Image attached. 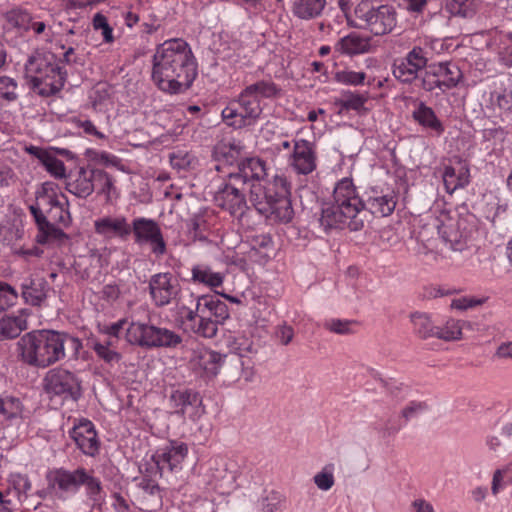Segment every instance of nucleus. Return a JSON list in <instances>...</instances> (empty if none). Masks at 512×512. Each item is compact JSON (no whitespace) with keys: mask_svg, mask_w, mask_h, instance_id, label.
Listing matches in <instances>:
<instances>
[{"mask_svg":"<svg viewBox=\"0 0 512 512\" xmlns=\"http://www.w3.org/2000/svg\"><path fill=\"white\" fill-rule=\"evenodd\" d=\"M435 229L443 242L454 251H462L466 247L467 234L460 230V223L456 217H453L446 211H440L438 214L433 212V217L428 224Z\"/></svg>","mask_w":512,"mask_h":512,"instance_id":"obj_11","label":"nucleus"},{"mask_svg":"<svg viewBox=\"0 0 512 512\" xmlns=\"http://www.w3.org/2000/svg\"><path fill=\"white\" fill-rule=\"evenodd\" d=\"M95 187L98 189V193L104 195L108 202L118 197L113 178L103 170H96L94 188Z\"/></svg>","mask_w":512,"mask_h":512,"instance_id":"obj_40","label":"nucleus"},{"mask_svg":"<svg viewBox=\"0 0 512 512\" xmlns=\"http://www.w3.org/2000/svg\"><path fill=\"white\" fill-rule=\"evenodd\" d=\"M283 498L277 492H271L262 500L263 512H280L283 506Z\"/></svg>","mask_w":512,"mask_h":512,"instance_id":"obj_56","label":"nucleus"},{"mask_svg":"<svg viewBox=\"0 0 512 512\" xmlns=\"http://www.w3.org/2000/svg\"><path fill=\"white\" fill-rule=\"evenodd\" d=\"M443 182L446 191L453 193L469 182V169L466 164L458 162L455 166H447L443 172Z\"/></svg>","mask_w":512,"mask_h":512,"instance_id":"obj_27","label":"nucleus"},{"mask_svg":"<svg viewBox=\"0 0 512 512\" xmlns=\"http://www.w3.org/2000/svg\"><path fill=\"white\" fill-rule=\"evenodd\" d=\"M481 301L474 299V298H468V297H461L458 299H454L451 302V307L458 310H465L468 308L475 307L477 305H480Z\"/></svg>","mask_w":512,"mask_h":512,"instance_id":"obj_61","label":"nucleus"},{"mask_svg":"<svg viewBox=\"0 0 512 512\" xmlns=\"http://www.w3.org/2000/svg\"><path fill=\"white\" fill-rule=\"evenodd\" d=\"M66 347L72 357L79 358L82 341L75 336L55 330H34L24 334L17 342L19 358L29 366L47 368L66 357Z\"/></svg>","mask_w":512,"mask_h":512,"instance_id":"obj_3","label":"nucleus"},{"mask_svg":"<svg viewBox=\"0 0 512 512\" xmlns=\"http://www.w3.org/2000/svg\"><path fill=\"white\" fill-rule=\"evenodd\" d=\"M414 332L421 338L435 336L436 328L433 326L430 317L421 312L412 313L410 316Z\"/></svg>","mask_w":512,"mask_h":512,"instance_id":"obj_42","label":"nucleus"},{"mask_svg":"<svg viewBox=\"0 0 512 512\" xmlns=\"http://www.w3.org/2000/svg\"><path fill=\"white\" fill-rule=\"evenodd\" d=\"M139 489L141 490V503L147 509L150 508L148 503L150 500L153 502L154 506L161 505L160 488L154 480L143 478L139 482Z\"/></svg>","mask_w":512,"mask_h":512,"instance_id":"obj_38","label":"nucleus"},{"mask_svg":"<svg viewBox=\"0 0 512 512\" xmlns=\"http://www.w3.org/2000/svg\"><path fill=\"white\" fill-rule=\"evenodd\" d=\"M224 274L213 271L205 264H197L191 269V279L193 282L203 284L211 289L220 287L224 281Z\"/></svg>","mask_w":512,"mask_h":512,"instance_id":"obj_30","label":"nucleus"},{"mask_svg":"<svg viewBox=\"0 0 512 512\" xmlns=\"http://www.w3.org/2000/svg\"><path fill=\"white\" fill-rule=\"evenodd\" d=\"M84 485L86 488L87 496L92 500L94 504H100L103 500L102 497V484L101 481L89 474L84 469V475L81 476L80 486Z\"/></svg>","mask_w":512,"mask_h":512,"instance_id":"obj_45","label":"nucleus"},{"mask_svg":"<svg viewBox=\"0 0 512 512\" xmlns=\"http://www.w3.org/2000/svg\"><path fill=\"white\" fill-rule=\"evenodd\" d=\"M366 74L364 72L353 71L349 68L337 70L333 74V80L342 85L358 86L364 83Z\"/></svg>","mask_w":512,"mask_h":512,"instance_id":"obj_47","label":"nucleus"},{"mask_svg":"<svg viewBox=\"0 0 512 512\" xmlns=\"http://www.w3.org/2000/svg\"><path fill=\"white\" fill-rule=\"evenodd\" d=\"M279 93L271 81L253 83L222 110V118L228 126L236 129L253 126L261 118L267 101L275 99Z\"/></svg>","mask_w":512,"mask_h":512,"instance_id":"obj_5","label":"nucleus"},{"mask_svg":"<svg viewBox=\"0 0 512 512\" xmlns=\"http://www.w3.org/2000/svg\"><path fill=\"white\" fill-rule=\"evenodd\" d=\"M178 315L185 329L212 338L216 335L217 325L229 317V312L225 303L205 295L196 298L195 309L179 306Z\"/></svg>","mask_w":512,"mask_h":512,"instance_id":"obj_6","label":"nucleus"},{"mask_svg":"<svg viewBox=\"0 0 512 512\" xmlns=\"http://www.w3.org/2000/svg\"><path fill=\"white\" fill-rule=\"evenodd\" d=\"M461 78L462 73L456 64L441 62L428 67L423 78V86L428 91L436 88L446 90L455 87Z\"/></svg>","mask_w":512,"mask_h":512,"instance_id":"obj_13","label":"nucleus"},{"mask_svg":"<svg viewBox=\"0 0 512 512\" xmlns=\"http://www.w3.org/2000/svg\"><path fill=\"white\" fill-rule=\"evenodd\" d=\"M227 347L231 353L241 358L245 380H250L252 376V371L249 370L250 358L256 353L252 339L244 333L229 335Z\"/></svg>","mask_w":512,"mask_h":512,"instance_id":"obj_22","label":"nucleus"},{"mask_svg":"<svg viewBox=\"0 0 512 512\" xmlns=\"http://www.w3.org/2000/svg\"><path fill=\"white\" fill-rule=\"evenodd\" d=\"M93 27L95 30H101L104 41L107 43H111L114 40L113 30L108 24L107 18L101 14L97 13L93 17Z\"/></svg>","mask_w":512,"mask_h":512,"instance_id":"obj_55","label":"nucleus"},{"mask_svg":"<svg viewBox=\"0 0 512 512\" xmlns=\"http://www.w3.org/2000/svg\"><path fill=\"white\" fill-rule=\"evenodd\" d=\"M416 252L419 256L424 257L427 262L439 261V255L429 248L428 245L423 242V239L418 243Z\"/></svg>","mask_w":512,"mask_h":512,"instance_id":"obj_60","label":"nucleus"},{"mask_svg":"<svg viewBox=\"0 0 512 512\" xmlns=\"http://www.w3.org/2000/svg\"><path fill=\"white\" fill-rule=\"evenodd\" d=\"M288 164L297 174H311L317 167V156L312 143L305 139L293 140Z\"/></svg>","mask_w":512,"mask_h":512,"instance_id":"obj_15","label":"nucleus"},{"mask_svg":"<svg viewBox=\"0 0 512 512\" xmlns=\"http://www.w3.org/2000/svg\"><path fill=\"white\" fill-rule=\"evenodd\" d=\"M348 24L368 30L374 35H385L396 27V10L390 5H374L363 0L354 8L353 14L348 15Z\"/></svg>","mask_w":512,"mask_h":512,"instance_id":"obj_7","label":"nucleus"},{"mask_svg":"<svg viewBox=\"0 0 512 512\" xmlns=\"http://www.w3.org/2000/svg\"><path fill=\"white\" fill-rule=\"evenodd\" d=\"M45 287L42 280H30L23 284V297L32 305H38L46 296Z\"/></svg>","mask_w":512,"mask_h":512,"instance_id":"obj_44","label":"nucleus"},{"mask_svg":"<svg viewBox=\"0 0 512 512\" xmlns=\"http://www.w3.org/2000/svg\"><path fill=\"white\" fill-rule=\"evenodd\" d=\"M242 150V143L239 140L232 138L219 142L214 148L213 155L218 161H223L226 164H232L241 155Z\"/></svg>","mask_w":512,"mask_h":512,"instance_id":"obj_32","label":"nucleus"},{"mask_svg":"<svg viewBox=\"0 0 512 512\" xmlns=\"http://www.w3.org/2000/svg\"><path fill=\"white\" fill-rule=\"evenodd\" d=\"M91 347L97 357L107 364L112 365L118 363L122 358L121 354L116 349V341L113 339H108L104 342L93 340Z\"/></svg>","mask_w":512,"mask_h":512,"instance_id":"obj_36","label":"nucleus"},{"mask_svg":"<svg viewBox=\"0 0 512 512\" xmlns=\"http://www.w3.org/2000/svg\"><path fill=\"white\" fill-rule=\"evenodd\" d=\"M17 299L18 293L16 290L12 286L0 282V312L15 305Z\"/></svg>","mask_w":512,"mask_h":512,"instance_id":"obj_52","label":"nucleus"},{"mask_svg":"<svg viewBox=\"0 0 512 512\" xmlns=\"http://www.w3.org/2000/svg\"><path fill=\"white\" fill-rule=\"evenodd\" d=\"M6 19L11 26L28 30L30 29L32 17L22 9H12L6 14Z\"/></svg>","mask_w":512,"mask_h":512,"instance_id":"obj_51","label":"nucleus"},{"mask_svg":"<svg viewBox=\"0 0 512 512\" xmlns=\"http://www.w3.org/2000/svg\"><path fill=\"white\" fill-rule=\"evenodd\" d=\"M94 230L105 239H126L131 234V226L123 215H107L96 219Z\"/></svg>","mask_w":512,"mask_h":512,"instance_id":"obj_21","label":"nucleus"},{"mask_svg":"<svg viewBox=\"0 0 512 512\" xmlns=\"http://www.w3.org/2000/svg\"><path fill=\"white\" fill-rule=\"evenodd\" d=\"M371 49L370 38L357 33H350L342 37L335 44V50L343 55H357L369 52Z\"/></svg>","mask_w":512,"mask_h":512,"instance_id":"obj_25","label":"nucleus"},{"mask_svg":"<svg viewBox=\"0 0 512 512\" xmlns=\"http://www.w3.org/2000/svg\"><path fill=\"white\" fill-rule=\"evenodd\" d=\"M149 290L156 306L168 305L180 292V284L171 273H157L149 280Z\"/></svg>","mask_w":512,"mask_h":512,"instance_id":"obj_14","label":"nucleus"},{"mask_svg":"<svg viewBox=\"0 0 512 512\" xmlns=\"http://www.w3.org/2000/svg\"><path fill=\"white\" fill-rule=\"evenodd\" d=\"M83 475L84 468H77L73 471L53 468L46 474L47 487L56 493L76 492L80 488V480Z\"/></svg>","mask_w":512,"mask_h":512,"instance_id":"obj_19","label":"nucleus"},{"mask_svg":"<svg viewBox=\"0 0 512 512\" xmlns=\"http://www.w3.org/2000/svg\"><path fill=\"white\" fill-rule=\"evenodd\" d=\"M28 313L21 310L16 316H6L0 319V340L17 337L23 330L28 328Z\"/></svg>","mask_w":512,"mask_h":512,"instance_id":"obj_29","label":"nucleus"},{"mask_svg":"<svg viewBox=\"0 0 512 512\" xmlns=\"http://www.w3.org/2000/svg\"><path fill=\"white\" fill-rule=\"evenodd\" d=\"M25 409L19 398L0 396V421H16L24 417Z\"/></svg>","mask_w":512,"mask_h":512,"instance_id":"obj_33","label":"nucleus"},{"mask_svg":"<svg viewBox=\"0 0 512 512\" xmlns=\"http://www.w3.org/2000/svg\"><path fill=\"white\" fill-rule=\"evenodd\" d=\"M96 170L95 168L80 167L70 175L67 182V190L82 198L91 195L94 191Z\"/></svg>","mask_w":512,"mask_h":512,"instance_id":"obj_24","label":"nucleus"},{"mask_svg":"<svg viewBox=\"0 0 512 512\" xmlns=\"http://www.w3.org/2000/svg\"><path fill=\"white\" fill-rule=\"evenodd\" d=\"M25 74L33 89L41 96L54 95L64 86L65 78L61 69L41 55L28 60Z\"/></svg>","mask_w":512,"mask_h":512,"instance_id":"obj_8","label":"nucleus"},{"mask_svg":"<svg viewBox=\"0 0 512 512\" xmlns=\"http://www.w3.org/2000/svg\"><path fill=\"white\" fill-rule=\"evenodd\" d=\"M191 368L201 375L215 376L221 367L222 357L219 353L196 344L191 349L189 359Z\"/></svg>","mask_w":512,"mask_h":512,"instance_id":"obj_18","label":"nucleus"},{"mask_svg":"<svg viewBox=\"0 0 512 512\" xmlns=\"http://www.w3.org/2000/svg\"><path fill=\"white\" fill-rule=\"evenodd\" d=\"M47 214L50 220L55 224H60L64 227L68 226L71 217L70 213L67 209V200L65 199V202H59V204H56L55 206L49 208L47 211L44 212V215Z\"/></svg>","mask_w":512,"mask_h":512,"instance_id":"obj_49","label":"nucleus"},{"mask_svg":"<svg viewBox=\"0 0 512 512\" xmlns=\"http://www.w3.org/2000/svg\"><path fill=\"white\" fill-rule=\"evenodd\" d=\"M428 58L421 47H414L405 58L394 63L393 75L404 83L417 78L418 72L427 65Z\"/></svg>","mask_w":512,"mask_h":512,"instance_id":"obj_16","label":"nucleus"},{"mask_svg":"<svg viewBox=\"0 0 512 512\" xmlns=\"http://www.w3.org/2000/svg\"><path fill=\"white\" fill-rule=\"evenodd\" d=\"M44 390L50 396L76 401L82 393L81 381L73 372L64 368L49 370L43 379Z\"/></svg>","mask_w":512,"mask_h":512,"instance_id":"obj_10","label":"nucleus"},{"mask_svg":"<svg viewBox=\"0 0 512 512\" xmlns=\"http://www.w3.org/2000/svg\"><path fill=\"white\" fill-rule=\"evenodd\" d=\"M496 104L503 110H512V92L504 90L495 96Z\"/></svg>","mask_w":512,"mask_h":512,"instance_id":"obj_62","label":"nucleus"},{"mask_svg":"<svg viewBox=\"0 0 512 512\" xmlns=\"http://www.w3.org/2000/svg\"><path fill=\"white\" fill-rule=\"evenodd\" d=\"M125 338L128 343L141 347L174 348L182 341L174 331L150 325L140 321H131L126 329Z\"/></svg>","mask_w":512,"mask_h":512,"instance_id":"obj_9","label":"nucleus"},{"mask_svg":"<svg viewBox=\"0 0 512 512\" xmlns=\"http://www.w3.org/2000/svg\"><path fill=\"white\" fill-rule=\"evenodd\" d=\"M464 323L460 320L450 319L441 327H436L435 336L445 341H457L462 338Z\"/></svg>","mask_w":512,"mask_h":512,"instance_id":"obj_43","label":"nucleus"},{"mask_svg":"<svg viewBox=\"0 0 512 512\" xmlns=\"http://www.w3.org/2000/svg\"><path fill=\"white\" fill-rule=\"evenodd\" d=\"M316 486L324 491L329 490L334 485L333 465H327L324 469L314 476Z\"/></svg>","mask_w":512,"mask_h":512,"instance_id":"obj_54","label":"nucleus"},{"mask_svg":"<svg viewBox=\"0 0 512 512\" xmlns=\"http://www.w3.org/2000/svg\"><path fill=\"white\" fill-rule=\"evenodd\" d=\"M77 127L82 129V131L87 135L95 136L98 139L106 138L105 135L100 132L90 120H78Z\"/></svg>","mask_w":512,"mask_h":512,"instance_id":"obj_59","label":"nucleus"},{"mask_svg":"<svg viewBox=\"0 0 512 512\" xmlns=\"http://www.w3.org/2000/svg\"><path fill=\"white\" fill-rule=\"evenodd\" d=\"M27 151L38 158L45 169L55 178L62 179L66 176L64 162L57 158L53 152L36 146H30Z\"/></svg>","mask_w":512,"mask_h":512,"instance_id":"obj_26","label":"nucleus"},{"mask_svg":"<svg viewBox=\"0 0 512 512\" xmlns=\"http://www.w3.org/2000/svg\"><path fill=\"white\" fill-rule=\"evenodd\" d=\"M35 221L39 228L38 242L48 243L66 238V234L60 228L55 227V223L47 221L46 217L35 219Z\"/></svg>","mask_w":512,"mask_h":512,"instance_id":"obj_39","label":"nucleus"},{"mask_svg":"<svg viewBox=\"0 0 512 512\" xmlns=\"http://www.w3.org/2000/svg\"><path fill=\"white\" fill-rule=\"evenodd\" d=\"M169 405L173 412L182 416L187 415L195 420L204 413L201 397L191 390H176L169 397Z\"/></svg>","mask_w":512,"mask_h":512,"instance_id":"obj_17","label":"nucleus"},{"mask_svg":"<svg viewBox=\"0 0 512 512\" xmlns=\"http://www.w3.org/2000/svg\"><path fill=\"white\" fill-rule=\"evenodd\" d=\"M86 158L98 165H104L107 167H116L122 170L123 166L118 157L105 151H98L95 149H87L85 151Z\"/></svg>","mask_w":512,"mask_h":512,"instance_id":"obj_46","label":"nucleus"},{"mask_svg":"<svg viewBox=\"0 0 512 512\" xmlns=\"http://www.w3.org/2000/svg\"><path fill=\"white\" fill-rule=\"evenodd\" d=\"M333 203L322 209L320 224L324 229L348 228L358 231L364 227V204L349 178L341 179L334 188Z\"/></svg>","mask_w":512,"mask_h":512,"instance_id":"obj_4","label":"nucleus"},{"mask_svg":"<svg viewBox=\"0 0 512 512\" xmlns=\"http://www.w3.org/2000/svg\"><path fill=\"white\" fill-rule=\"evenodd\" d=\"M413 117L420 125L434 131L438 135L444 131V127L433 109L423 103L419 104L414 110Z\"/></svg>","mask_w":512,"mask_h":512,"instance_id":"obj_35","label":"nucleus"},{"mask_svg":"<svg viewBox=\"0 0 512 512\" xmlns=\"http://www.w3.org/2000/svg\"><path fill=\"white\" fill-rule=\"evenodd\" d=\"M162 454H153L152 459L155 460L156 465L159 469L168 468L173 470L176 468L185 458L187 450H162Z\"/></svg>","mask_w":512,"mask_h":512,"instance_id":"obj_41","label":"nucleus"},{"mask_svg":"<svg viewBox=\"0 0 512 512\" xmlns=\"http://www.w3.org/2000/svg\"><path fill=\"white\" fill-rule=\"evenodd\" d=\"M111 88L106 83H98L94 86L90 98L94 106L102 104L105 100L110 97Z\"/></svg>","mask_w":512,"mask_h":512,"instance_id":"obj_57","label":"nucleus"},{"mask_svg":"<svg viewBox=\"0 0 512 512\" xmlns=\"http://www.w3.org/2000/svg\"><path fill=\"white\" fill-rule=\"evenodd\" d=\"M126 323V319H120L113 324L104 326L103 328L100 329V332L105 335H108L110 339H113L114 341L117 342L119 333L124 328Z\"/></svg>","mask_w":512,"mask_h":512,"instance_id":"obj_58","label":"nucleus"},{"mask_svg":"<svg viewBox=\"0 0 512 512\" xmlns=\"http://www.w3.org/2000/svg\"><path fill=\"white\" fill-rule=\"evenodd\" d=\"M276 335L283 345H287L292 341L294 337V331L291 326L282 325L278 328Z\"/></svg>","mask_w":512,"mask_h":512,"instance_id":"obj_63","label":"nucleus"},{"mask_svg":"<svg viewBox=\"0 0 512 512\" xmlns=\"http://www.w3.org/2000/svg\"><path fill=\"white\" fill-rule=\"evenodd\" d=\"M18 85L17 82L8 76L0 77V104L16 100Z\"/></svg>","mask_w":512,"mask_h":512,"instance_id":"obj_48","label":"nucleus"},{"mask_svg":"<svg viewBox=\"0 0 512 512\" xmlns=\"http://www.w3.org/2000/svg\"><path fill=\"white\" fill-rule=\"evenodd\" d=\"M367 97L363 94L348 92L342 95L339 104L342 109L360 111L364 108Z\"/></svg>","mask_w":512,"mask_h":512,"instance_id":"obj_50","label":"nucleus"},{"mask_svg":"<svg viewBox=\"0 0 512 512\" xmlns=\"http://www.w3.org/2000/svg\"><path fill=\"white\" fill-rule=\"evenodd\" d=\"M31 489V482L27 475L12 474L9 479V487L6 491L8 496L16 497L17 501L22 502L27 498V492Z\"/></svg>","mask_w":512,"mask_h":512,"instance_id":"obj_37","label":"nucleus"},{"mask_svg":"<svg viewBox=\"0 0 512 512\" xmlns=\"http://www.w3.org/2000/svg\"><path fill=\"white\" fill-rule=\"evenodd\" d=\"M65 198V195L56 183L44 182L36 190V202L30 206V211L35 219L44 218L45 211L59 204V202H65Z\"/></svg>","mask_w":512,"mask_h":512,"instance_id":"obj_20","label":"nucleus"},{"mask_svg":"<svg viewBox=\"0 0 512 512\" xmlns=\"http://www.w3.org/2000/svg\"><path fill=\"white\" fill-rule=\"evenodd\" d=\"M131 232L134 234L135 243L139 246H148L151 253L159 257L166 252L160 226L152 219L138 217L132 222Z\"/></svg>","mask_w":512,"mask_h":512,"instance_id":"obj_12","label":"nucleus"},{"mask_svg":"<svg viewBox=\"0 0 512 512\" xmlns=\"http://www.w3.org/2000/svg\"><path fill=\"white\" fill-rule=\"evenodd\" d=\"M368 207L371 213L385 217L390 215L396 206L395 196L392 192L387 194H378L369 197Z\"/></svg>","mask_w":512,"mask_h":512,"instance_id":"obj_34","label":"nucleus"},{"mask_svg":"<svg viewBox=\"0 0 512 512\" xmlns=\"http://www.w3.org/2000/svg\"><path fill=\"white\" fill-rule=\"evenodd\" d=\"M327 0H292L293 14L302 20H311L319 17Z\"/></svg>","mask_w":512,"mask_h":512,"instance_id":"obj_31","label":"nucleus"},{"mask_svg":"<svg viewBox=\"0 0 512 512\" xmlns=\"http://www.w3.org/2000/svg\"><path fill=\"white\" fill-rule=\"evenodd\" d=\"M78 448H95L97 446V433L91 421L83 419L74 425L70 432Z\"/></svg>","mask_w":512,"mask_h":512,"instance_id":"obj_28","label":"nucleus"},{"mask_svg":"<svg viewBox=\"0 0 512 512\" xmlns=\"http://www.w3.org/2000/svg\"><path fill=\"white\" fill-rule=\"evenodd\" d=\"M197 76V64L189 45L174 38L155 48L151 78L163 92L180 94L190 88Z\"/></svg>","mask_w":512,"mask_h":512,"instance_id":"obj_2","label":"nucleus"},{"mask_svg":"<svg viewBox=\"0 0 512 512\" xmlns=\"http://www.w3.org/2000/svg\"><path fill=\"white\" fill-rule=\"evenodd\" d=\"M427 410L424 402H410L399 414L388 418L383 424L384 435H393L404 428L411 420L417 418Z\"/></svg>","mask_w":512,"mask_h":512,"instance_id":"obj_23","label":"nucleus"},{"mask_svg":"<svg viewBox=\"0 0 512 512\" xmlns=\"http://www.w3.org/2000/svg\"><path fill=\"white\" fill-rule=\"evenodd\" d=\"M498 59L502 65L512 67V46L501 49L498 53Z\"/></svg>","mask_w":512,"mask_h":512,"instance_id":"obj_64","label":"nucleus"},{"mask_svg":"<svg viewBox=\"0 0 512 512\" xmlns=\"http://www.w3.org/2000/svg\"><path fill=\"white\" fill-rule=\"evenodd\" d=\"M324 328L330 332L347 335L353 333V322L342 319H328L324 322Z\"/></svg>","mask_w":512,"mask_h":512,"instance_id":"obj_53","label":"nucleus"},{"mask_svg":"<svg viewBox=\"0 0 512 512\" xmlns=\"http://www.w3.org/2000/svg\"><path fill=\"white\" fill-rule=\"evenodd\" d=\"M266 169L259 158H248L239 166V172L231 174L229 182L217 193L219 206L231 215L241 216L246 209L244 193L255 209L267 219L287 223L294 211L290 200V184L283 175L264 180Z\"/></svg>","mask_w":512,"mask_h":512,"instance_id":"obj_1","label":"nucleus"}]
</instances>
